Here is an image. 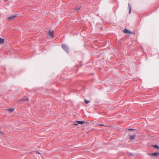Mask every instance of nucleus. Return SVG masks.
Segmentation results:
<instances>
[{
    "label": "nucleus",
    "mask_w": 159,
    "mask_h": 159,
    "mask_svg": "<svg viewBox=\"0 0 159 159\" xmlns=\"http://www.w3.org/2000/svg\"><path fill=\"white\" fill-rule=\"evenodd\" d=\"M128 8L129 10V13L130 14L131 12V8L130 5L129 3L128 4Z\"/></svg>",
    "instance_id": "10"
},
{
    "label": "nucleus",
    "mask_w": 159,
    "mask_h": 159,
    "mask_svg": "<svg viewBox=\"0 0 159 159\" xmlns=\"http://www.w3.org/2000/svg\"><path fill=\"white\" fill-rule=\"evenodd\" d=\"M62 47L64 50L66 52H68V49L67 47L65 45H63L62 46Z\"/></svg>",
    "instance_id": "2"
},
{
    "label": "nucleus",
    "mask_w": 159,
    "mask_h": 159,
    "mask_svg": "<svg viewBox=\"0 0 159 159\" xmlns=\"http://www.w3.org/2000/svg\"><path fill=\"white\" fill-rule=\"evenodd\" d=\"M78 124V123H77V121H76L75 122L73 123V125H77Z\"/></svg>",
    "instance_id": "13"
},
{
    "label": "nucleus",
    "mask_w": 159,
    "mask_h": 159,
    "mask_svg": "<svg viewBox=\"0 0 159 159\" xmlns=\"http://www.w3.org/2000/svg\"><path fill=\"white\" fill-rule=\"evenodd\" d=\"M53 33L54 31L53 30H51L49 31L48 35L51 38H52L54 37Z\"/></svg>",
    "instance_id": "1"
},
{
    "label": "nucleus",
    "mask_w": 159,
    "mask_h": 159,
    "mask_svg": "<svg viewBox=\"0 0 159 159\" xmlns=\"http://www.w3.org/2000/svg\"><path fill=\"white\" fill-rule=\"evenodd\" d=\"M153 146L155 148H157V149H159V146L157 145H153Z\"/></svg>",
    "instance_id": "12"
},
{
    "label": "nucleus",
    "mask_w": 159,
    "mask_h": 159,
    "mask_svg": "<svg viewBox=\"0 0 159 159\" xmlns=\"http://www.w3.org/2000/svg\"><path fill=\"white\" fill-rule=\"evenodd\" d=\"M101 125V126H104V125H103V124H100V125Z\"/></svg>",
    "instance_id": "16"
},
{
    "label": "nucleus",
    "mask_w": 159,
    "mask_h": 159,
    "mask_svg": "<svg viewBox=\"0 0 159 159\" xmlns=\"http://www.w3.org/2000/svg\"><path fill=\"white\" fill-rule=\"evenodd\" d=\"M21 101H29V98L24 99V98H23L22 99H21Z\"/></svg>",
    "instance_id": "11"
},
{
    "label": "nucleus",
    "mask_w": 159,
    "mask_h": 159,
    "mask_svg": "<svg viewBox=\"0 0 159 159\" xmlns=\"http://www.w3.org/2000/svg\"><path fill=\"white\" fill-rule=\"evenodd\" d=\"M80 8V7H79V9H77V10H78H78H79Z\"/></svg>",
    "instance_id": "18"
},
{
    "label": "nucleus",
    "mask_w": 159,
    "mask_h": 159,
    "mask_svg": "<svg viewBox=\"0 0 159 159\" xmlns=\"http://www.w3.org/2000/svg\"><path fill=\"white\" fill-rule=\"evenodd\" d=\"M150 155L152 156H157L159 155V153L155 152V153H154L152 154H151Z\"/></svg>",
    "instance_id": "6"
},
{
    "label": "nucleus",
    "mask_w": 159,
    "mask_h": 159,
    "mask_svg": "<svg viewBox=\"0 0 159 159\" xmlns=\"http://www.w3.org/2000/svg\"><path fill=\"white\" fill-rule=\"evenodd\" d=\"M133 130V129H129V130Z\"/></svg>",
    "instance_id": "17"
},
{
    "label": "nucleus",
    "mask_w": 159,
    "mask_h": 159,
    "mask_svg": "<svg viewBox=\"0 0 159 159\" xmlns=\"http://www.w3.org/2000/svg\"><path fill=\"white\" fill-rule=\"evenodd\" d=\"M77 123L79 124H83L84 123V121H77Z\"/></svg>",
    "instance_id": "7"
},
{
    "label": "nucleus",
    "mask_w": 159,
    "mask_h": 159,
    "mask_svg": "<svg viewBox=\"0 0 159 159\" xmlns=\"http://www.w3.org/2000/svg\"><path fill=\"white\" fill-rule=\"evenodd\" d=\"M16 17V15H13L12 16L9 17L8 18V20H11Z\"/></svg>",
    "instance_id": "4"
},
{
    "label": "nucleus",
    "mask_w": 159,
    "mask_h": 159,
    "mask_svg": "<svg viewBox=\"0 0 159 159\" xmlns=\"http://www.w3.org/2000/svg\"><path fill=\"white\" fill-rule=\"evenodd\" d=\"M129 139L131 140H133L136 136L135 134L131 135L130 134H129Z\"/></svg>",
    "instance_id": "3"
},
{
    "label": "nucleus",
    "mask_w": 159,
    "mask_h": 159,
    "mask_svg": "<svg viewBox=\"0 0 159 159\" xmlns=\"http://www.w3.org/2000/svg\"><path fill=\"white\" fill-rule=\"evenodd\" d=\"M124 32L125 33L129 34H132V32L130 31H129V30L127 29H125L124 30Z\"/></svg>",
    "instance_id": "5"
},
{
    "label": "nucleus",
    "mask_w": 159,
    "mask_h": 159,
    "mask_svg": "<svg viewBox=\"0 0 159 159\" xmlns=\"http://www.w3.org/2000/svg\"><path fill=\"white\" fill-rule=\"evenodd\" d=\"M85 102L87 104V103H89V101L85 100Z\"/></svg>",
    "instance_id": "15"
},
{
    "label": "nucleus",
    "mask_w": 159,
    "mask_h": 159,
    "mask_svg": "<svg viewBox=\"0 0 159 159\" xmlns=\"http://www.w3.org/2000/svg\"><path fill=\"white\" fill-rule=\"evenodd\" d=\"M3 133L0 130V135H3Z\"/></svg>",
    "instance_id": "14"
},
{
    "label": "nucleus",
    "mask_w": 159,
    "mask_h": 159,
    "mask_svg": "<svg viewBox=\"0 0 159 159\" xmlns=\"http://www.w3.org/2000/svg\"><path fill=\"white\" fill-rule=\"evenodd\" d=\"M14 109H15L14 108L9 109H8V111L10 113H11V112H12L14 111Z\"/></svg>",
    "instance_id": "9"
},
{
    "label": "nucleus",
    "mask_w": 159,
    "mask_h": 159,
    "mask_svg": "<svg viewBox=\"0 0 159 159\" xmlns=\"http://www.w3.org/2000/svg\"><path fill=\"white\" fill-rule=\"evenodd\" d=\"M4 39L0 38V44H3L4 43Z\"/></svg>",
    "instance_id": "8"
}]
</instances>
